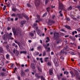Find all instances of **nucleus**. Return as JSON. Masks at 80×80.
<instances>
[{
    "mask_svg": "<svg viewBox=\"0 0 80 80\" xmlns=\"http://www.w3.org/2000/svg\"><path fill=\"white\" fill-rule=\"evenodd\" d=\"M77 78H78L79 80H80V77L78 76V77H77Z\"/></svg>",
    "mask_w": 80,
    "mask_h": 80,
    "instance_id": "64",
    "label": "nucleus"
},
{
    "mask_svg": "<svg viewBox=\"0 0 80 80\" xmlns=\"http://www.w3.org/2000/svg\"><path fill=\"white\" fill-rule=\"evenodd\" d=\"M19 47V48H20V49H21V50H22L23 49V45L22 44H20L18 45Z\"/></svg>",
    "mask_w": 80,
    "mask_h": 80,
    "instance_id": "20",
    "label": "nucleus"
},
{
    "mask_svg": "<svg viewBox=\"0 0 80 80\" xmlns=\"http://www.w3.org/2000/svg\"><path fill=\"white\" fill-rule=\"evenodd\" d=\"M44 47L45 49H47V47H48V46L47 45H44Z\"/></svg>",
    "mask_w": 80,
    "mask_h": 80,
    "instance_id": "51",
    "label": "nucleus"
},
{
    "mask_svg": "<svg viewBox=\"0 0 80 80\" xmlns=\"http://www.w3.org/2000/svg\"><path fill=\"white\" fill-rule=\"evenodd\" d=\"M58 9L59 10H60V9H61V10L59 12V13L60 14V16L62 17L63 14H62V13L61 12H62V9H63V4H62V3H59V5Z\"/></svg>",
    "mask_w": 80,
    "mask_h": 80,
    "instance_id": "4",
    "label": "nucleus"
},
{
    "mask_svg": "<svg viewBox=\"0 0 80 80\" xmlns=\"http://www.w3.org/2000/svg\"><path fill=\"white\" fill-rule=\"evenodd\" d=\"M6 70H7V69H6V68H3L2 69V71L3 72H6Z\"/></svg>",
    "mask_w": 80,
    "mask_h": 80,
    "instance_id": "43",
    "label": "nucleus"
},
{
    "mask_svg": "<svg viewBox=\"0 0 80 80\" xmlns=\"http://www.w3.org/2000/svg\"><path fill=\"white\" fill-rule=\"evenodd\" d=\"M35 3L36 6H38L40 5V1L39 0H36L35 2Z\"/></svg>",
    "mask_w": 80,
    "mask_h": 80,
    "instance_id": "8",
    "label": "nucleus"
},
{
    "mask_svg": "<svg viewBox=\"0 0 80 80\" xmlns=\"http://www.w3.org/2000/svg\"><path fill=\"white\" fill-rule=\"evenodd\" d=\"M80 31V28H79L77 29V31L79 32V31Z\"/></svg>",
    "mask_w": 80,
    "mask_h": 80,
    "instance_id": "63",
    "label": "nucleus"
},
{
    "mask_svg": "<svg viewBox=\"0 0 80 80\" xmlns=\"http://www.w3.org/2000/svg\"><path fill=\"white\" fill-rule=\"evenodd\" d=\"M45 62H47L48 60V58H45Z\"/></svg>",
    "mask_w": 80,
    "mask_h": 80,
    "instance_id": "33",
    "label": "nucleus"
},
{
    "mask_svg": "<svg viewBox=\"0 0 80 80\" xmlns=\"http://www.w3.org/2000/svg\"><path fill=\"white\" fill-rule=\"evenodd\" d=\"M70 73H71V77L72 78H73V77H75V74H74L73 73L72 71L70 72Z\"/></svg>",
    "mask_w": 80,
    "mask_h": 80,
    "instance_id": "14",
    "label": "nucleus"
},
{
    "mask_svg": "<svg viewBox=\"0 0 80 80\" xmlns=\"http://www.w3.org/2000/svg\"><path fill=\"white\" fill-rule=\"evenodd\" d=\"M5 35H6V37ZM5 35H4L2 36V38L4 40H6L7 38L8 40H13V38L12 37V32H10L9 34L8 33H6Z\"/></svg>",
    "mask_w": 80,
    "mask_h": 80,
    "instance_id": "1",
    "label": "nucleus"
},
{
    "mask_svg": "<svg viewBox=\"0 0 80 80\" xmlns=\"http://www.w3.org/2000/svg\"><path fill=\"white\" fill-rule=\"evenodd\" d=\"M47 52H49V51H50V48H47Z\"/></svg>",
    "mask_w": 80,
    "mask_h": 80,
    "instance_id": "57",
    "label": "nucleus"
},
{
    "mask_svg": "<svg viewBox=\"0 0 80 80\" xmlns=\"http://www.w3.org/2000/svg\"><path fill=\"white\" fill-rule=\"evenodd\" d=\"M50 8L49 7H48L47 8V12H49V11H50Z\"/></svg>",
    "mask_w": 80,
    "mask_h": 80,
    "instance_id": "46",
    "label": "nucleus"
},
{
    "mask_svg": "<svg viewBox=\"0 0 80 80\" xmlns=\"http://www.w3.org/2000/svg\"><path fill=\"white\" fill-rule=\"evenodd\" d=\"M68 11H70V6H69V8H68Z\"/></svg>",
    "mask_w": 80,
    "mask_h": 80,
    "instance_id": "61",
    "label": "nucleus"
},
{
    "mask_svg": "<svg viewBox=\"0 0 80 80\" xmlns=\"http://www.w3.org/2000/svg\"><path fill=\"white\" fill-rule=\"evenodd\" d=\"M38 27H36V31L37 32L38 35H39V36H40V37L42 36V32H41V31H40V30L38 29Z\"/></svg>",
    "mask_w": 80,
    "mask_h": 80,
    "instance_id": "5",
    "label": "nucleus"
},
{
    "mask_svg": "<svg viewBox=\"0 0 80 80\" xmlns=\"http://www.w3.org/2000/svg\"><path fill=\"white\" fill-rule=\"evenodd\" d=\"M12 46V47H15V48H16V49L14 48L13 51V52L14 53H15L17 56H18V55H19V52L17 50V49H18V46L15 43H13Z\"/></svg>",
    "mask_w": 80,
    "mask_h": 80,
    "instance_id": "2",
    "label": "nucleus"
},
{
    "mask_svg": "<svg viewBox=\"0 0 80 80\" xmlns=\"http://www.w3.org/2000/svg\"><path fill=\"white\" fill-rule=\"evenodd\" d=\"M37 17L38 18V20H40V16H39L37 14Z\"/></svg>",
    "mask_w": 80,
    "mask_h": 80,
    "instance_id": "42",
    "label": "nucleus"
},
{
    "mask_svg": "<svg viewBox=\"0 0 80 80\" xmlns=\"http://www.w3.org/2000/svg\"><path fill=\"white\" fill-rule=\"evenodd\" d=\"M65 27L68 29H69V28H70V26H65Z\"/></svg>",
    "mask_w": 80,
    "mask_h": 80,
    "instance_id": "47",
    "label": "nucleus"
},
{
    "mask_svg": "<svg viewBox=\"0 0 80 80\" xmlns=\"http://www.w3.org/2000/svg\"><path fill=\"white\" fill-rule=\"evenodd\" d=\"M7 5L8 7H9V6H10V3L9 2H8L7 3Z\"/></svg>",
    "mask_w": 80,
    "mask_h": 80,
    "instance_id": "54",
    "label": "nucleus"
},
{
    "mask_svg": "<svg viewBox=\"0 0 80 80\" xmlns=\"http://www.w3.org/2000/svg\"><path fill=\"white\" fill-rule=\"evenodd\" d=\"M74 2L76 3H77V2H78V0H74Z\"/></svg>",
    "mask_w": 80,
    "mask_h": 80,
    "instance_id": "58",
    "label": "nucleus"
},
{
    "mask_svg": "<svg viewBox=\"0 0 80 80\" xmlns=\"http://www.w3.org/2000/svg\"><path fill=\"white\" fill-rule=\"evenodd\" d=\"M42 55L43 57H44V56H46V52L44 51L42 53Z\"/></svg>",
    "mask_w": 80,
    "mask_h": 80,
    "instance_id": "26",
    "label": "nucleus"
},
{
    "mask_svg": "<svg viewBox=\"0 0 80 80\" xmlns=\"http://www.w3.org/2000/svg\"><path fill=\"white\" fill-rule=\"evenodd\" d=\"M58 80H60V76L58 75Z\"/></svg>",
    "mask_w": 80,
    "mask_h": 80,
    "instance_id": "55",
    "label": "nucleus"
},
{
    "mask_svg": "<svg viewBox=\"0 0 80 80\" xmlns=\"http://www.w3.org/2000/svg\"><path fill=\"white\" fill-rule=\"evenodd\" d=\"M35 54L36 55H38V54H39V52H35Z\"/></svg>",
    "mask_w": 80,
    "mask_h": 80,
    "instance_id": "52",
    "label": "nucleus"
},
{
    "mask_svg": "<svg viewBox=\"0 0 80 80\" xmlns=\"http://www.w3.org/2000/svg\"><path fill=\"white\" fill-rule=\"evenodd\" d=\"M18 16L19 17V18H22V15L20 14H18Z\"/></svg>",
    "mask_w": 80,
    "mask_h": 80,
    "instance_id": "28",
    "label": "nucleus"
},
{
    "mask_svg": "<svg viewBox=\"0 0 80 80\" xmlns=\"http://www.w3.org/2000/svg\"><path fill=\"white\" fill-rule=\"evenodd\" d=\"M62 48V47L61 46H59L58 47V49H60V48Z\"/></svg>",
    "mask_w": 80,
    "mask_h": 80,
    "instance_id": "60",
    "label": "nucleus"
},
{
    "mask_svg": "<svg viewBox=\"0 0 80 80\" xmlns=\"http://www.w3.org/2000/svg\"><path fill=\"white\" fill-rule=\"evenodd\" d=\"M50 42V39L48 37H47V39H46V42Z\"/></svg>",
    "mask_w": 80,
    "mask_h": 80,
    "instance_id": "25",
    "label": "nucleus"
},
{
    "mask_svg": "<svg viewBox=\"0 0 80 80\" xmlns=\"http://www.w3.org/2000/svg\"><path fill=\"white\" fill-rule=\"evenodd\" d=\"M55 18V16L54 15H52V19H54Z\"/></svg>",
    "mask_w": 80,
    "mask_h": 80,
    "instance_id": "49",
    "label": "nucleus"
},
{
    "mask_svg": "<svg viewBox=\"0 0 80 80\" xmlns=\"http://www.w3.org/2000/svg\"><path fill=\"white\" fill-rule=\"evenodd\" d=\"M20 53H24V54H26L27 53V52L26 51H21L20 52Z\"/></svg>",
    "mask_w": 80,
    "mask_h": 80,
    "instance_id": "27",
    "label": "nucleus"
},
{
    "mask_svg": "<svg viewBox=\"0 0 80 80\" xmlns=\"http://www.w3.org/2000/svg\"><path fill=\"white\" fill-rule=\"evenodd\" d=\"M14 42L16 43H17V44H18V45H19V44H20V42H18L17 40H14Z\"/></svg>",
    "mask_w": 80,
    "mask_h": 80,
    "instance_id": "22",
    "label": "nucleus"
},
{
    "mask_svg": "<svg viewBox=\"0 0 80 80\" xmlns=\"http://www.w3.org/2000/svg\"><path fill=\"white\" fill-rule=\"evenodd\" d=\"M29 35L31 37H33L34 36V34L33 33L31 32L30 33Z\"/></svg>",
    "mask_w": 80,
    "mask_h": 80,
    "instance_id": "21",
    "label": "nucleus"
},
{
    "mask_svg": "<svg viewBox=\"0 0 80 80\" xmlns=\"http://www.w3.org/2000/svg\"><path fill=\"white\" fill-rule=\"evenodd\" d=\"M67 80V79H66V78H62V80Z\"/></svg>",
    "mask_w": 80,
    "mask_h": 80,
    "instance_id": "62",
    "label": "nucleus"
},
{
    "mask_svg": "<svg viewBox=\"0 0 80 80\" xmlns=\"http://www.w3.org/2000/svg\"><path fill=\"white\" fill-rule=\"evenodd\" d=\"M6 9V6H4V7L3 8H2L3 10H5Z\"/></svg>",
    "mask_w": 80,
    "mask_h": 80,
    "instance_id": "45",
    "label": "nucleus"
},
{
    "mask_svg": "<svg viewBox=\"0 0 80 80\" xmlns=\"http://www.w3.org/2000/svg\"><path fill=\"white\" fill-rule=\"evenodd\" d=\"M37 23H35L33 25V26H34V27H35L37 26Z\"/></svg>",
    "mask_w": 80,
    "mask_h": 80,
    "instance_id": "50",
    "label": "nucleus"
},
{
    "mask_svg": "<svg viewBox=\"0 0 80 80\" xmlns=\"http://www.w3.org/2000/svg\"><path fill=\"white\" fill-rule=\"evenodd\" d=\"M12 31L14 35H16L17 32V33H20V31L19 30H18L16 31V30H15V29L14 28H12Z\"/></svg>",
    "mask_w": 80,
    "mask_h": 80,
    "instance_id": "6",
    "label": "nucleus"
},
{
    "mask_svg": "<svg viewBox=\"0 0 80 80\" xmlns=\"http://www.w3.org/2000/svg\"><path fill=\"white\" fill-rule=\"evenodd\" d=\"M24 23H25V22L24 21L21 22V27H23V24H24Z\"/></svg>",
    "mask_w": 80,
    "mask_h": 80,
    "instance_id": "17",
    "label": "nucleus"
},
{
    "mask_svg": "<svg viewBox=\"0 0 80 80\" xmlns=\"http://www.w3.org/2000/svg\"><path fill=\"white\" fill-rule=\"evenodd\" d=\"M58 59L57 58H56L54 59V62L55 64H57V61Z\"/></svg>",
    "mask_w": 80,
    "mask_h": 80,
    "instance_id": "18",
    "label": "nucleus"
},
{
    "mask_svg": "<svg viewBox=\"0 0 80 80\" xmlns=\"http://www.w3.org/2000/svg\"><path fill=\"white\" fill-rule=\"evenodd\" d=\"M12 11H13V12H15L16 10H17V9L16 8H12Z\"/></svg>",
    "mask_w": 80,
    "mask_h": 80,
    "instance_id": "30",
    "label": "nucleus"
},
{
    "mask_svg": "<svg viewBox=\"0 0 80 80\" xmlns=\"http://www.w3.org/2000/svg\"><path fill=\"white\" fill-rule=\"evenodd\" d=\"M27 6L28 7H31V5L28 3H27Z\"/></svg>",
    "mask_w": 80,
    "mask_h": 80,
    "instance_id": "44",
    "label": "nucleus"
},
{
    "mask_svg": "<svg viewBox=\"0 0 80 80\" xmlns=\"http://www.w3.org/2000/svg\"><path fill=\"white\" fill-rule=\"evenodd\" d=\"M31 67L32 69H35V64H34L33 63H31Z\"/></svg>",
    "mask_w": 80,
    "mask_h": 80,
    "instance_id": "9",
    "label": "nucleus"
},
{
    "mask_svg": "<svg viewBox=\"0 0 80 80\" xmlns=\"http://www.w3.org/2000/svg\"><path fill=\"white\" fill-rule=\"evenodd\" d=\"M75 76L77 78L78 77H79V75H78V72L75 71Z\"/></svg>",
    "mask_w": 80,
    "mask_h": 80,
    "instance_id": "13",
    "label": "nucleus"
},
{
    "mask_svg": "<svg viewBox=\"0 0 80 80\" xmlns=\"http://www.w3.org/2000/svg\"><path fill=\"white\" fill-rule=\"evenodd\" d=\"M0 52L1 53H3V49L2 48H0Z\"/></svg>",
    "mask_w": 80,
    "mask_h": 80,
    "instance_id": "23",
    "label": "nucleus"
},
{
    "mask_svg": "<svg viewBox=\"0 0 80 80\" xmlns=\"http://www.w3.org/2000/svg\"><path fill=\"white\" fill-rule=\"evenodd\" d=\"M41 80H46L44 78V77L43 76H41Z\"/></svg>",
    "mask_w": 80,
    "mask_h": 80,
    "instance_id": "29",
    "label": "nucleus"
},
{
    "mask_svg": "<svg viewBox=\"0 0 80 80\" xmlns=\"http://www.w3.org/2000/svg\"><path fill=\"white\" fill-rule=\"evenodd\" d=\"M70 54L72 55H75L76 53L73 52L72 51H71Z\"/></svg>",
    "mask_w": 80,
    "mask_h": 80,
    "instance_id": "19",
    "label": "nucleus"
},
{
    "mask_svg": "<svg viewBox=\"0 0 80 80\" xmlns=\"http://www.w3.org/2000/svg\"><path fill=\"white\" fill-rule=\"evenodd\" d=\"M58 37H59V34H58V33L55 32L54 34V39L58 38Z\"/></svg>",
    "mask_w": 80,
    "mask_h": 80,
    "instance_id": "7",
    "label": "nucleus"
},
{
    "mask_svg": "<svg viewBox=\"0 0 80 80\" xmlns=\"http://www.w3.org/2000/svg\"><path fill=\"white\" fill-rule=\"evenodd\" d=\"M32 32L34 34H36V32L35 30L33 31Z\"/></svg>",
    "mask_w": 80,
    "mask_h": 80,
    "instance_id": "59",
    "label": "nucleus"
},
{
    "mask_svg": "<svg viewBox=\"0 0 80 80\" xmlns=\"http://www.w3.org/2000/svg\"><path fill=\"white\" fill-rule=\"evenodd\" d=\"M24 17L25 18H26V19H27L28 20L29 19V18H28V16H27V15H25Z\"/></svg>",
    "mask_w": 80,
    "mask_h": 80,
    "instance_id": "34",
    "label": "nucleus"
},
{
    "mask_svg": "<svg viewBox=\"0 0 80 80\" xmlns=\"http://www.w3.org/2000/svg\"><path fill=\"white\" fill-rule=\"evenodd\" d=\"M49 73L50 75H52L53 74L52 69V68L50 69L49 71Z\"/></svg>",
    "mask_w": 80,
    "mask_h": 80,
    "instance_id": "11",
    "label": "nucleus"
},
{
    "mask_svg": "<svg viewBox=\"0 0 80 80\" xmlns=\"http://www.w3.org/2000/svg\"><path fill=\"white\" fill-rule=\"evenodd\" d=\"M6 58L8 60H10V55L8 54H7L6 55Z\"/></svg>",
    "mask_w": 80,
    "mask_h": 80,
    "instance_id": "12",
    "label": "nucleus"
},
{
    "mask_svg": "<svg viewBox=\"0 0 80 80\" xmlns=\"http://www.w3.org/2000/svg\"><path fill=\"white\" fill-rule=\"evenodd\" d=\"M21 75H22V76H23V75H24L25 74V73H24V72H23V71L22 70L21 71Z\"/></svg>",
    "mask_w": 80,
    "mask_h": 80,
    "instance_id": "24",
    "label": "nucleus"
},
{
    "mask_svg": "<svg viewBox=\"0 0 80 80\" xmlns=\"http://www.w3.org/2000/svg\"><path fill=\"white\" fill-rule=\"evenodd\" d=\"M68 50H69V49H67V48H65L64 49L62 50L61 51V54L60 55H62L61 56L60 58L61 59H62V60H63L64 59V57H63V54H64L65 53V54H66V53H67V51H68Z\"/></svg>",
    "mask_w": 80,
    "mask_h": 80,
    "instance_id": "3",
    "label": "nucleus"
},
{
    "mask_svg": "<svg viewBox=\"0 0 80 80\" xmlns=\"http://www.w3.org/2000/svg\"><path fill=\"white\" fill-rule=\"evenodd\" d=\"M48 22L50 23H55V21L51 20H49Z\"/></svg>",
    "mask_w": 80,
    "mask_h": 80,
    "instance_id": "16",
    "label": "nucleus"
},
{
    "mask_svg": "<svg viewBox=\"0 0 80 80\" xmlns=\"http://www.w3.org/2000/svg\"><path fill=\"white\" fill-rule=\"evenodd\" d=\"M5 63H10V62L8 61H6L5 62Z\"/></svg>",
    "mask_w": 80,
    "mask_h": 80,
    "instance_id": "56",
    "label": "nucleus"
},
{
    "mask_svg": "<svg viewBox=\"0 0 80 80\" xmlns=\"http://www.w3.org/2000/svg\"><path fill=\"white\" fill-rule=\"evenodd\" d=\"M7 29L8 30H10L11 29V28L10 27H7Z\"/></svg>",
    "mask_w": 80,
    "mask_h": 80,
    "instance_id": "48",
    "label": "nucleus"
},
{
    "mask_svg": "<svg viewBox=\"0 0 80 80\" xmlns=\"http://www.w3.org/2000/svg\"><path fill=\"white\" fill-rule=\"evenodd\" d=\"M12 17H16V14L15 13H13L11 15Z\"/></svg>",
    "mask_w": 80,
    "mask_h": 80,
    "instance_id": "36",
    "label": "nucleus"
},
{
    "mask_svg": "<svg viewBox=\"0 0 80 80\" xmlns=\"http://www.w3.org/2000/svg\"><path fill=\"white\" fill-rule=\"evenodd\" d=\"M39 60H40L41 63H43V61L42 60V58H40Z\"/></svg>",
    "mask_w": 80,
    "mask_h": 80,
    "instance_id": "37",
    "label": "nucleus"
},
{
    "mask_svg": "<svg viewBox=\"0 0 80 80\" xmlns=\"http://www.w3.org/2000/svg\"><path fill=\"white\" fill-rule=\"evenodd\" d=\"M41 48H42V47L40 46L37 47V49L38 50H40Z\"/></svg>",
    "mask_w": 80,
    "mask_h": 80,
    "instance_id": "31",
    "label": "nucleus"
},
{
    "mask_svg": "<svg viewBox=\"0 0 80 80\" xmlns=\"http://www.w3.org/2000/svg\"><path fill=\"white\" fill-rule=\"evenodd\" d=\"M47 15V13L46 12H45L43 15V17H45V16H46V15Z\"/></svg>",
    "mask_w": 80,
    "mask_h": 80,
    "instance_id": "53",
    "label": "nucleus"
},
{
    "mask_svg": "<svg viewBox=\"0 0 80 80\" xmlns=\"http://www.w3.org/2000/svg\"><path fill=\"white\" fill-rule=\"evenodd\" d=\"M0 74L2 77H3V76H4V75H5V73L3 72H1Z\"/></svg>",
    "mask_w": 80,
    "mask_h": 80,
    "instance_id": "32",
    "label": "nucleus"
},
{
    "mask_svg": "<svg viewBox=\"0 0 80 80\" xmlns=\"http://www.w3.org/2000/svg\"><path fill=\"white\" fill-rule=\"evenodd\" d=\"M35 76L36 77H37V78H40V74L39 73H36L35 74Z\"/></svg>",
    "mask_w": 80,
    "mask_h": 80,
    "instance_id": "10",
    "label": "nucleus"
},
{
    "mask_svg": "<svg viewBox=\"0 0 80 80\" xmlns=\"http://www.w3.org/2000/svg\"><path fill=\"white\" fill-rule=\"evenodd\" d=\"M14 66V64H11V66L10 67L11 68H13V66Z\"/></svg>",
    "mask_w": 80,
    "mask_h": 80,
    "instance_id": "41",
    "label": "nucleus"
},
{
    "mask_svg": "<svg viewBox=\"0 0 80 80\" xmlns=\"http://www.w3.org/2000/svg\"><path fill=\"white\" fill-rule=\"evenodd\" d=\"M46 4H47L48 3V1L49 0H45Z\"/></svg>",
    "mask_w": 80,
    "mask_h": 80,
    "instance_id": "40",
    "label": "nucleus"
},
{
    "mask_svg": "<svg viewBox=\"0 0 80 80\" xmlns=\"http://www.w3.org/2000/svg\"><path fill=\"white\" fill-rule=\"evenodd\" d=\"M38 72H42V68H40V67H38Z\"/></svg>",
    "mask_w": 80,
    "mask_h": 80,
    "instance_id": "15",
    "label": "nucleus"
},
{
    "mask_svg": "<svg viewBox=\"0 0 80 80\" xmlns=\"http://www.w3.org/2000/svg\"><path fill=\"white\" fill-rule=\"evenodd\" d=\"M71 39H72V40H75V38L74 36H73L71 38Z\"/></svg>",
    "mask_w": 80,
    "mask_h": 80,
    "instance_id": "39",
    "label": "nucleus"
},
{
    "mask_svg": "<svg viewBox=\"0 0 80 80\" xmlns=\"http://www.w3.org/2000/svg\"><path fill=\"white\" fill-rule=\"evenodd\" d=\"M25 72H26L27 73H28V72H29V70L28 69H27L25 70Z\"/></svg>",
    "mask_w": 80,
    "mask_h": 80,
    "instance_id": "38",
    "label": "nucleus"
},
{
    "mask_svg": "<svg viewBox=\"0 0 80 80\" xmlns=\"http://www.w3.org/2000/svg\"><path fill=\"white\" fill-rule=\"evenodd\" d=\"M66 20H68V21H70V19L68 17H67L66 18Z\"/></svg>",
    "mask_w": 80,
    "mask_h": 80,
    "instance_id": "35",
    "label": "nucleus"
}]
</instances>
